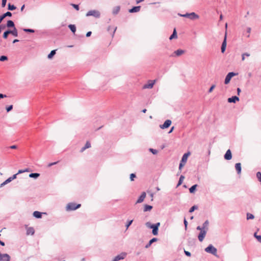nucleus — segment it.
Here are the masks:
<instances>
[{
  "label": "nucleus",
  "mask_w": 261,
  "mask_h": 261,
  "mask_svg": "<svg viewBox=\"0 0 261 261\" xmlns=\"http://www.w3.org/2000/svg\"><path fill=\"white\" fill-rule=\"evenodd\" d=\"M184 223L185 225V229L186 230L187 228V226H188V222L185 218H184Z\"/></svg>",
  "instance_id": "nucleus-52"
},
{
  "label": "nucleus",
  "mask_w": 261,
  "mask_h": 261,
  "mask_svg": "<svg viewBox=\"0 0 261 261\" xmlns=\"http://www.w3.org/2000/svg\"><path fill=\"white\" fill-rule=\"evenodd\" d=\"M155 81H149V82L147 84H145L143 86L144 88L151 89L153 87Z\"/></svg>",
  "instance_id": "nucleus-16"
},
{
  "label": "nucleus",
  "mask_w": 261,
  "mask_h": 261,
  "mask_svg": "<svg viewBox=\"0 0 261 261\" xmlns=\"http://www.w3.org/2000/svg\"><path fill=\"white\" fill-rule=\"evenodd\" d=\"M145 225L149 228H152L154 226V224H151L150 222H147L145 223Z\"/></svg>",
  "instance_id": "nucleus-37"
},
{
  "label": "nucleus",
  "mask_w": 261,
  "mask_h": 261,
  "mask_svg": "<svg viewBox=\"0 0 261 261\" xmlns=\"http://www.w3.org/2000/svg\"><path fill=\"white\" fill-rule=\"evenodd\" d=\"M158 240V239L156 238H153L152 239H151L149 241V242L145 245V248H149L151 245L154 243V242H156Z\"/></svg>",
  "instance_id": "nucleus-20"
},
{
  "label": "nucleus",
  "mask_w": 261,
  "mask_h": 261,
  "mask_svg": "<svg viewBox=\"0 0 261 261\" xmlns=\"http://www.w3.org/2000/svg\"><path fill=\"white\" fill-rule=\"evenodd\" d=\"M17 175H18V174H17V173H16V174H14L13 176H11L10 177H11V178L12 179V180H14V179L16 178V177H17Z\"/></svg>",
  "instance_id": "nucleus-56"
},
{
  "label": "nucleus",
  "mask_w": 261,
  "mask_h": 261,
  "mask_svg": "<svg viewBox=\"0 0 261 261\" xmlns=\"http://www.w3.org/2000/svg\"><path fill=\"white\" fill-rule=\"evenodd\" d=\"M116 29H117V27H116L109 26L107 29V30L110 33H112V36L113 37L114 36L115 31H116Z\"/></svg>",
  "instance_id": "nucleus-18"
},
{
  "label": "nucleus",
  "mask_w": 261,
  "mask_h": 261,
  "mask_svg": "<svg viewBox=\"0 0 261 261\" xmlns=\"http://www.w3.org/2000/svg\"><path fill=\"white\" fill-rule=\"evenodd\" d=\"M86 16H92L94 17L95 18H98L100 16V12L95 10H92L89 11L86 14Z\"/></svg>",
  "instance_id": "nucleus-4"
},
{
  "label": "nucleus",
  "mask_w": 261,
  "mask_h": 261,
  "mask_svg": "<svg viewBox=\"0 0 261 261\" xmlns=\"http://www.w3.org/2000/svg\"><path fill=\"white\" fill-rule=\"evenodd\" d=\"M177 38V35L176 31V29H174L172 35L169 37V39L170 40H171L173 39Z\"/></svg>",
  "instance_id": "nucleus-26"
},
{
  "label": "nucleus",
  "mask_w": 261,
  "mask_h": 261,
  "mask_svg": "<svg viewBox=\"0 0 261 261\" xmlns=\"http://www.w3.org/2000/svg\"><path fill=\"white\" fill-rule=\"evenodd\" d=\"M6 28V25L4 24H0V33H1L3 30H4Z\"/></svg>",
  "instance_id": "nucleus-50"
},
{
  "label": "nucleus",
  "mask_w": 261,
  "mask_h": 261,
  "mask_svg": "<svg viewBox=\"0 0 261 261\" xmlns=\"http://www.w3.org/2000/svg\"><path fill=\"white\" fill-rule=\"evenodd\" d=\"M6 181L8 182V183H9L11 181H12V179L11 178V177H9L8 179H6Z\"/></svg>",
  "instance_id": "nucleus-62"
},
{
  "label": "nucleus",
  "mask_w": 261,
  "mask_h": 261,
  "mask_svg": "<svg viewBox=\"0 0 261 261\" xmlns=\"http://www.w3.org/2000/svg\"><path fill=\"white\" fill-rule=\"evenodd\" d=\"M16 9V7L14 5H11L9 3L8 5V9L10 11H13Z\"/></svg>",
  "instance_id": "nucleus-35"
},
{
  "label": "nucleus",
  "mask_w": 261,
  "mask_h": 261,
  "mask_svg": "<svg viewBox=\"0 0 261 261\" xmlns=\"http://www.w3.org/2000/svg\"><path fill=\"white\" fill-rule=\"evenodd\" d=\"M91 34H92V32L91 31H89L87 33L86 36L87 37H89L91 36Z\"/></svg>",
  "instance_id": "nucleus-59"
},
{
  "label": "nucleus",
  "mask_w": 261,
  "mask_h": 261,
  "mask_svg": "<svg viewBox=\"0 0 261 261\" xmlns=\"http://www.w3.org/2000/svg\"><path fill=\"white\" fill-rule=\"evenodd\" d=\"M146 193L145 192H143L142 193L141 195L139 196V198L138 199L136 203H140L142 202L145 197H146Z\"/></svg>",
  "instance_id": "nucleus-12"
},
{
  "label": "nucleus",
  "mask_w": 261,
  "mask_h": 261,
  "mask_svg": "<svg viewBox=\"0 0 261 261\" xmlns=\"http://www.w3.org/2000/svg\"><path fill=\"white\" fill-rule=\"evenodd\" d=\"M180 16L184 17L189 18L191 20H194L199 18V15L196 14L195 12H192L190 13H187L185 14H180Z\"/></svg>",
  "instance_id": "nucleus-2"
},
{
  "label": "nucleus",
  "mask_w": 261,
  "mask_h": 261,
  "mask_svg": "<svg viewBox=\"0 0 261 261\" xmlns=\"http://www.w3.org/2000/svg\"><path fill=\"white\" fill-rule=\"evenodd\" d=\"M2 15H3V16H4V18H6L7 16L11 17V16H12V13L9 12V11H8L6 13H4Z\"/></svg>",
  "instance_id": "nucleus-40"
},
{
  "label": "nucleus",
  "mask_w": 261,
  "mask_h": 261,
  "mask_svg": "<svg viewBox=\"0 0 261 261\" xmlns=\"http://www.w3.org/2000/svg\"><path fill=\"white\" fill-rule=\"evenodd\" d=\"M120 6L115 7L113 9V11H112L113 14H114V15L117 14L119 13V12L120 11Z\"/></svg>",
  "instance_id": "nucleus-27"
},
{
  "label": "nucleus",
  "mask_w": 261,
  "mask_h": 261,
  "mask_svg": "<svg viewBox=\"0 0 261 261\" xmlns=\"http://www.w3.org/2000/svg\"><path fill=\"white\" fill-rule=\"evenodd\" d=\"M152 207L151 205L145 204L144 207V212L150 211L152 209Z\"/></svg>",
  "instance_id": "nucleus-29"
},
{
  "label": "nucleus",
  "mask_w": 261,
  "mask_h": 261,
  "mask_svg": "<svg viewBox=\"0 0 261 261\" xmlns=\"http://www.w3.org/2000/svg\"><path fill=\"white\" fill-rule=\"evenodd\" d=\"M9 34H10V30L8 29V30H6V31L4 32V34H3V37L5 39H6L8 38V35Z\"/></svg>",
  "instance_id": "nucleus-31"
},
{
  "label": "nucleus",
  "mask_w": 261,
  "mask_h": 261,
  "mask_svg": "<svg viewBox=\"0 0 261 261\" xmlns=\"http://www.w3.org/2000/svg\"><path fill=\"white\" fill-rule=\"evenodd\" d=\"M208 224H209V222L207 220H206L202 224V227L204 229H205V230H208Z\"/></svg>",
  "instance_id": "nucleus-32"
},
{
  "label": "nucleus",
  "mask_w": 261,
  "mask_h": 261,
  "mask_svg": "<svg viewBox=\"0 0 261 261\" xmlns=\"http://www.w3.org/2000/svg\"><path fill=\"white\" fill-rule=\"evenodd\" d=\"M256 239L259 242V243H261V236L258 235L257 236H256Z\"/></svg>",
  "instance_id": "nucleus-53"
},
{
  "label": "nucleus",
  "mask_w": 261,
  "mask_h": 261,
  "mask_svg": "<svg viewBox=\"0 0 261 261\" xmlns=\"http://www.w3.org/2000/svg\"><path fill=\"white\" fill-rule=\"evenodd\" d=\"M238 73L234 72H229L226 76L225 81H224V84L227 85L229 83L231 78L238 75Z\"/></svg>",
  "instance_id": "nucleus-5"
},
{
  "label": "nucleus",
  "mask_w": 261,
  "mask_h": 261,
  "mask_svg": "<svg viewBox=\"0 0 261 261\" xmlns=\"http://www.w3.org/2000/svg\"><path fill=\"white\" fill-rule=\"evenodd\" d=\"M141 6H134L132 8L129 9L128 12L130 13L138 12L140 10Z\"/></svg>",
  "instance_id": "nucleus-14"
},
{
  "label": "nucleus",
  "mask_w": 261,
  "mask_h": 261,
  "mask_svg": "<svg viewBox=\"0 0 261 261\" xmlns=\"http://www.w3.org/2000/svg\"><path fill=\"white\" fill-rule=\"evenodd\" d=\"M190 153L189 152L185 153L182 156L180 162L186 164L187 161V159L188 156H189Z\"/></svg>",
  "instance_id": "nucleus-17"
},
{
  "label": "nucleus",
  "mask_w": 261,
  "mask_h": 261,
  "mask_svg": "<svg viewBox=\"0 0 261 261\" xmlns=\"http://www.w3.org/2000/svg\"><path fill=\"white\" fill-rule=\"evenodd\" d=\"M5 25H6V27H8L9 28H14L15 27L14 22L11 20H8L7 24Z\"/></svg>",
  "instance_id": "nucleus-19"
},
{
  "label": "nucleus",
  "mask_w": 261,
  "mask_h": 261,
  "mask_svg": "<svg viewBox=\"0 0 261 261\" xmlns=\"http://www.w3.org/2000/svg\"><path fill=\"white\" fill-rule=\"evenodd\" d=\"M40 176V174L38 173H31L29 174V177L35 179L37 178Z\"/></svg>",
  "instance_id": "nucleus-28"
},
{
  "label": "nucleus",
  "mask_w": 261,
  "mask_h": 261,
  "mask_svg": "<svg viewBox=\"0 0 261 261\" xmlns=\"http://www.w3.org/2000/svg\"><path fill=\"white\" fill-rule=\"evenodd\" d=\"M34 233H35V230L33 227H30L27 228V235H29V234L33 235L34 234Z\"/></svg>",
  "instance_id": "nucleus-21"
},
{
  "label": "nucleus",
  "mask_w": 261,
  "mask_h": 261,
  "mask_svg": "<svg viewBox=\"0 0 261 261\" xmlns=\"http://www.w3.org/2000/svg\"><path fill=\"white\" fill-rule=\"evenodd\" d=\"M197 187V185H193L190 189H189V192L190 193H194L195 191H196V187Z\"/></svg>",
  "instance_id": "nucleus-30"
},
{
  "label": "nucleus",
  "mask_w": 261,
  "mask_h": 261,
  "mask_svg": "<svg viewBox=\"0 0 261 261\" xmlns=\"http://www.w3.org/2000/svg\"><path fill=\"white\" fill-rule=\"evenodd\" d=\"M149 150L153 154H156L158 153L157 150L153 148H150Z\"/></svg>",
  "instance_id": "nucleus-46"
},
{
  "label": "nucleus",
  "mask_w": 261,
  "mask_h": 261,
  "mask_svg": "<svg viewBox=\"0 0 261 261\" xmlns=\"http://www.w3.org/2000/svg\"><path fill=\"white\" fill-rule=\"evenodd\" d=\"M58 163V161L57 162H53V163H49L48 165V167H51L54 165H56L57 164V163Z\"/></svg>",
  "instance_id": "nucleus-54"
},
{
  "label": "nucleus",
  "mask_w": 261,
  "mask_h": 261,
  "mask_svg": "<svg viewBox=\"0 0 261 261\" xmlns=\"http://www.w3.org/2000/svg\"><path fill=\"white\" fill-rule=\"evenodd\" d=\"M91 147V143L89 141H87L85 146L83 147L81 149V152H83L85 149Z\"/></svg>",
  "instance_id": "nucleus-23"
},
{
  "label": "nucleus",
  "mask_w": 261,
  "mask_h": 261,
  "mask_svg": "<svg viewBox=\"0 0 261 261\" xmlns=\"http://www.w3.org/2000/svg\"><path fill=\"white\" fill-rule=\"evenodd\" d=\"M56 50H53L50 51V53L48 55L47 58L48 59H51L56 54Z\"/></svg>",
  "instance_id": "nucleus-34"
},
{
  "label": "nucleus",
  "mask_w": 261,
  "mask_h": 261,
  "mask_svg": "<svg viewBox=\"0 0 261 261\" xmlns=\"http://www.w3.org/2000/svg\"><path fill=\"white\" fill-rule=\"evenodd\" d=\"M198 208V206L197 205H193L192 206L189 210V213H192L195 210H197Z\"/></svg>",
  "instance_id": "nucleus-38"
},
{
  "label": "nucleus",
  "mask_w": 261,
  "mask_h": 261,
  "mask_svg": "<svg viewBox=\"0 0 261 261\" xmlns=\"http://www.w3.org/2000/svg\"><path fill=\"white\" fill-rule=\"evenodd\" d=\"M7 0H2V7L3 8L5 7V6L6 5V3H7Z\"/></svg>",
  "instance_id": "nucleus-49"
},
{
  "label": "nucleus",
  "mask_w": 261,
  "mask_h": 261,
  "mask_svg": "<svg viewBox=\"0 0 261 261\" xmlns=\"http://www.w3.org/2000/svg\"><path fill=\"white\" fill-rule=\"evenodd\" d=\"M13 105H10L6 107V111L7 112H9L13 109Z\"/></svg>",
  "instance_id": "nucleus-44"
},
{
  "label": "nucleus",
  "mask_w": 261,
  "mask_h": 261,
  "mask_svg": "<svg viewBox=\"0 0 261 261\" xmlns=\"http://www.w3.org/2000/svg\"><path fill=\"white\" fill-rule=\"evenodd\" d=\"M81 206V204H76L75 203L71 202L67 204L66 206L67 211H74L79 208Z\"/></svg>",
  "instance_id": "nucleus-3"
},
{
  "label": "nucleus",
  "mask_w": 261,
  "mask_h": 261,
  "mask_svg": "<svg viewBox=\"0 0 261 261\" xmlns=\"http://www.w3.org/2000/svg\"><path fill=\"white\" fill-rule=\"evenodd\" d=\"M10 34H12L14 37L18 36V31L16 27L13 28V30H10Z\"/></svg>",
  "instance_id": "nucleus-24"
},
{
  "label": "nucleus",
  "mask_w": 261,
  "mask_h": 261,
  "mask_svg": "<svg viewBox=\"0 0 261 261\" xmlns=\"http://www.w3.org/2000/svg\"><path fill=\"white\" fill-rule=\"evenodd\" d=\"M136 177V175L135 173H131L130 174V179L131 181L134 180V178Z\"/></svg>",
  "instance_id": "nucleus-45"
},
{
  "label": "nucleus",
  "mask_w": 261,
  "mask_h": 261,
  "mask_svg": "<svg viewBox=\"0 0 261 261\" xmlns=\"http://www.w3.org/2000/svg\"><path fill=\"white\" fill-rule=\"evenodd\" d=\"M24 172V171H23V170H19L18 172L17 173V174H19L20 173H23Z\"/></svg>",
  "instance_id": "nucleus-61"
},
{
  "label": "nucleus",
  "mask_w": 261,
  "mask_h": 261,
  "mask_svg": "<svg viewBox=\"0 0 261 261\" xmlns=\"http://www.w3.org/2000/svg\"><path fill=\"white\" fill-rule=\"evenodd\" d=\"M235 169L238 175H240L242 171L241 164L240 163H236L235 165Z\"/></svg>",
  "instance_id": "nucleus-15"
},
{
  "label": "nucleus",
  "mask_w": 261,
  "mask_h": 261,
  "mask_svg": "<svg viewBox=\"0 0 261 261\" xmlns=\"http://www.w3.org/2000/svg\"><path fill=\"white\" fill-rule=\"evenodd\" d=\"M254 218V216L253 214L251 213H247V219H253Z\"/></svg>",
  "instance_id": "nucleus-39"
},
{
  "label": "nucleus",
  "mask_w": 261,
  "mask_h": 261,
  "mask_svg": "<svg viewBox=\"0 0 261 261\" xmlns=\"http://www.w3.org/2000/svg\"><path fill=\"white\" fill-rule=\"evenodd\" d=\"M224 158L225 160H230L232 159V153L231 150L228 149L224 155Z\"/></svg>",
  "instance_id": "nucleus-10"
},
{
  "label": "nucleus",
  "mask_w": 261,
  "mask_h": 261,
  "mask_svg": "<svg viewBox=\"0 0 261 261\" xmlns=\"http://www.w3.org/2000/svg\"><path fill=\"white\" fill-rule=\"evenodd\" d=\"M216 86L215 85H213L211 86V87L210 88L208 91V93H211L213 91V90H214V89L215 88Z\"/></svg>",
  "instance_id": "nucleus-47"
},
{
  "label": "nucleus",
  "mask_w": 261,
  "mask_h": 261,
  "mask_svg": "<svg viewBox=\"0 0 261 261\" xmlns=\"http://www.w3.org/2000/svg\"><path fill=\"white\" fill-rule=\"evenodd\" d=\"M171 123H172V122L170 120H169V119L166 120L163 124L160 125V127L162 129H165V128H168L171 124Z\"/></svg>",
  "instance_id": "nucleus-9"
},
{
  "label": "nucleus",
  "mask_w": 261,
  "mask_h": 261,
  "mask_svg": "<svg viewBox=\"0 0 261 261\" xmlns=\"http://www.w3.org/2000/svg\"><path fill=\"white\" fill-rule=\"evenodd\" d=\"M6 97H7L6 95L0 93V99L2 98H3Z\"/></svg>",
  "instance_id": "nucleus-58"
},
{
  "label": "nucleus",
  "mask_w": 261,
  "mask_h": 261,
  "mask_svg": "<svg viewBox=\"0 0 261 261\" xmlns=\"http://www.w3.org/2000/svg\"><path fill=\"white\" fill-rule=\"evenodd\" d=\"M226 47V33L225 34V37L224 39V40L222 42V45H221V52L222 53H224L225 51Z\"/></svg>",
  "instance_id": "nucleus-13"
},
{
  "label": "nucleus",
  "mask_w": 261,
  "mask_h": 261,
  "mask_svg": "<svg viewBox=\"0 0 261 261\" xmlns=\"http://www.w3.org/2000/svg\"><path fill=\"white\" fill-rule=\"evenodd\" d=\"M239 100V98L237 96H233L229 97L227 99V101L229 103H236L237 101Z\"/></svg>",
  "instance_id": "nucleus-11"
},
{
  "label": "nucleus",
  "mask_w": 261,
  "mask_h": 261,
  "mask_svg": "<svg viewBox=\"0 0 261 261\" xmlns=\"http://www.w3.org/2000/svg\"><path fill=\"white\" fill-rule=\"evenodd\" d=\"M133 221V220H131L128 221L127 222V223L125 225L126 229H127L129 227V226L132 224Z\"/></svg>",
  "instance_id": "nucleus-43"
},
{
  "label": "nucleus",
  "mask_w": 261,
  "mask_h": 261,
  "mask_svg": "<svg viewBox=\"0 0 261 261\" xmlns=\"http://www.w3.org/2000/svg\"><path fill=\"white\" fill-rule=\"evenodd\" d=\"M160 226V223L158 222L155 224H154V226L151 229L152 233L154 236H156L158 234V231H159V227Z\"/></svg>",
  "instance_id": "nucleus-8"
},
{
  "label": "nucleus",
  "mask_w": 261,
  "mask_h": 261,
  "mask_svg": "<svg viewBox=\"0 0 261 261\" xmlns=\"http://www.w3.org/2000/svg\"><path fill=\"white\" fill-rule=\"evenodd\" d=\"M42 213H41L39 211H35L34 212L33 215L34 217L36 218H41L42 217Z\"/></svg>",
  "instance_id": "nucleus-22"
},
{
  "label": "nucleus",
  "mask_w": 261,
  "mask_h": 261,
  "mask_svg": "<svg viewBox=\"0 0 261 261\" xmlns=\"http://www.w3.org/2000/svg\"><path fill=\"white\" fill-rule=\"evenodd\" d=\"M8 60V57L6 56H2L0 57V61L4 62Z\"/></svg>",
  "instance_id": "nucleus-42"
},
{
  "label": "nucleus",
  "mask_w": 261,
  "mask_h": 261,
  "mask_svg": "<svg viewBox=\"0 0 261 261\" xmlns=\"http://www.w3.org/2000/svg\"><path fill=\"white\" fill-rule=\"evenodd\" d=\"M241 89L239 88H237V92H238V95L240 94V93L241 92Z\"/></svg>",
  "instance_id": "nucleus-63"
},
{
  "label": "nucleus",
  "mask_w": 261,
  "mask_h": 261,
  "mask_svg": "<svg viewBox=\"0 0 261 261\" xmlns=\"http://www.w3.org/2000/svg\"><path fill=\"white\" fill-rule=\"evenodd\" d=\"M126 253L125 252H122L120 254L116 255L112 261H118L121 259H124L126 256Z\"/></svg>",
  "instance_id": "nucleus-7"
},
{
  "label": "nucleus",
  "mask_w": 261,
  "mask_h": 261,
  "mask_svg": "<svg viewBox=\"0 0 261 261\" xmlns=\"http://www.w3.org/2000/svg\"><path fill=\"white\" fill-rule=\"evenodd\" d=\"M9 148L11 149H16L17 148V146L15 145H14L10 146L9 147Z\"/></svg>",
  "instance_id": "nucleus-57"
},
{
  "label": "nucleus",
  "mask_w": 261,
  "mask_h": 261,
  "mask_svg": "<svg viewBox=\"0 0 261 261\" xmlns=\"http://www.w3.org/2000/svg\"><path fill=\"white\" fill-rule=\"evenodd\" d=\"M19 40H18V39H14V40L13 41V43H15L18 42H19Z\"/></svg>",
  "instance_id": "nucleus-64"
},
{
  "label": "nucleus",
  "mask_w": 261,
  "mask_h": 261,
  "mask_svg": "<svg viewBox=\"0 0 261 261\" xmlns=\"http://www.w3.org/2000/svg\"><path fill=\"white\" fill-rule=\"evenodd\" d=\"M184 53H185L184 50L179 49L175 50L173 54H175V55L176 56H180L181 55H182Z\"/></svg>",
  "instance_id": "nucleus-25"
},
{
  "label": "nucleus",
  "mask_w": 261,
  "mask_h": 261,
  "mask_svg": "<svg viewBox=\"0 0 261 261\" xmlns=\"http://www.w3.org/2000/svg\"><path fill=\"white\" fill-rule=\"evenodd\" d=\"M68 28L72 33H75L76 31V27L74 24H69L68 25Z\"/></svg>",
  "instance_id": "nucleus-33"
},
{
  "label": "nucleus",
  "mask_w": 261,
  "mask_h": 261,
  "mask_svg": "<svg viewBox=\"0 0 261 261\" xmlns=\"http://www.w3.org/2000/svg\"><path fill=\"white\" fill-rule=\"evenodd\" d=\"M205 251L207 253H211L217 256V249L212 244L209 245L204 249Z\"/></svg>",
  "instance_id": "nucleus-1"
},
{
  "label": "nucleus",
  "mask_w": 261,
  "mask_h": 261,
  "mask_svg": "<svg viewBox=\"0 0 261 261\" xmlns=\"http://www.w3.org/2000/svg\"><path fill=\"white\" fill-rule=\"evenodd\" d=\"M185 178V176L184 175H181L179 177V180L178 181V183H177V187H178L179 186H180V185H181V184L183 182V180Z\"/></svg>",
  "instance_id": "nucleus-36"
},
{
  "label": "nucleus",
  "mask_w": 261,
  "mask_h": 261,
  "mask_svg": "<svg viewBox=\"0 0 261 261\" xmlns=\"http://www.w3.org/2000/svg\"><path fill=\"white\" fill-rule=\"evenodd\" d=\"M207 231V230H205V229H203V230H201V231H200V233H199V234L198 236V239L200 242L203 241V239H204V238L206 236Z\"/></svg>",
  "instance_id": "nucleus-6"
},
{
  "label": "nucleus",
  "mask_w": 261,
  "mask_h": 261,
  "mask_svg": "<svg viewBox=\"0 0 261 261\" xmlns=\"http://www.w3.org/2000/svg\"><path fill=\"white\" fill-rule=\"evenodd\" d=\"M72 5L73 7V8H74L76 10H79V5H76V4H72Z\"/></svg>",
  "instance_id": "nucleus-55"
},
{
  "label": "nucleus",
  "mask_w": 261,
  "mask_h": 261,
  "mask_svg": "<svg viewBox=\"0 0 261 261\" xmlns=\"http://www.w3.org/2000/svg\"><path fill=\"white\" fill-rule=\"evenodd\" d=\"M196 229H197V230H200V231H201V230L204 229L203 228L202 226H198L197 227Z\"/></svg>",
  "instance_id": "nucleus-60"
},
{
  "label": "nucleus",
  "mask_w": 261,
  "mask_h": 261,
  "mask_svg": "<svg viewBox=\"0 0 261 261\" xmlns=\"http://www.w3.org/2000/svg\"><path fill=\"white\" fill-rule=\"evenodd\" d=\"M23 31L26 33H34L35 30L31 29H23Z\"/></svg>",
  "instance_id": "nucleus-41"
},
{
  "label": "nucleus",
  "mask_w": 261,
  "mask_h": 261,
  "mask_svg": "<svg viewBox=\"0 0 261 261\" xmlns=\"http://www.w3.org/2000/svg\"><path fill=\"white\" fill-rule=\"evenodd\" d=\"M185 164H184L180 162L179 165V170L180 171V172H181L182 168L185 166Z\"/></svg>",
  "instance_id": "nucleus-48"
},
{
  "label": "nucleus",
  "mask_w": 261,
  "mask_h": 261,
  "mask_svg": "<svg viewBox=\"0 0 261 261\" xmlns=\"http://www.w3.org/2000/svg\"><path fill=\"white\" fill-rule=\"evenodd\" d=\"M184 253L187 256L190 257L191 256V253L188 251L184 250Z\"/></svg>",
  "instance_id": "nucleus-51"
}]
</instances>
